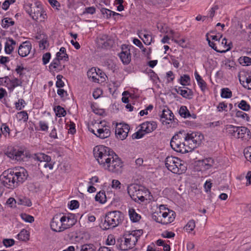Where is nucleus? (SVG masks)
I'll return each mask as SVG.
<instances>
[{
	"label": "nucleus",
	"instance_id": "1",
	"mask_svg": "<svg viewBox=\"0 0 251 251\" xmlns=\"http://www.w3.org/2000/svg\"><path fill=\"white\" fill-rule=\"evenodd\" d=\"M22 170V172H14L8 170L3 172L0 176L1 184L9 189H13L17 187L19 183H22L27 178V172L24 169Z\"/></svg>",
	"mask_w": 251,
	"mask_h": 251
},
{
	"label": "nucleus",
	"instance_id": "2",
	"mask_svg": "<svg viewBox=\"0 0 251 251\" xmlns=\"http://www.w3.org/2000/svg\"><path fill=\"white\" fill-rule=\"evenodd\" d=\"M114 153L110 148L102 145L97 146L93 150L94 156L102 168L106 167L107 161L110 160Z\"/></svg>",
	"mask_w": 251,
	"mask_h": 251
},
{
	"label": "nucleus",
	"instance_id": "3",
	"mask_svg": "<svg viewBox=\"0 0 251 251\" xmlns=\"http://www.w3.org/2000/svg\"><path fill=\"white\" fill-rule=\"evenodd\" d=\"M123 219V214L121 212H109L106 215L104 221L101 223L100 227L104 230L115 227L122 222Z\"/></svg>",
	"mask_w": 251,
	"mask_h": 251
},
{
	"label": "nucleus",
	"instance_id": "4",
	"mask_svg": "<svg viewBox=\"0 0 251 251\" xmlns=\"http://www.w3.org/2000/svg\"><path fill=\"white\" fill-rule=\"evenodd\" d=\"M186 137L185 131L184 130L180 131L174 135L170 142L172 148L174 151L182 153L188 152L185 143Z\"/></svg>",
	"mask_w": 251,
	"mask_h": 251
},
{
	"label": "nucleus",
	"instance_id": "5",
	"mask_svg": "<svg viewBox=\"0 0 251 251\" xmlns=\"http://www.w3.org/2000/svg\"><path fill=\"white\" fill-rule=\"evenodd\" d=\"M165 166L172 173L182 174L185 172L187 167L184 162L177 157L168 156L165 159Z\"/></svg>",
	"mask_w": 251,
	"mask_h": 251
},
{
	"label": "nucleus",
	"instance_id": "6",
	"mask_svg": "<svg viewBox=\"0 0 251 251\" xmlns=\"http://www.w3.org/2000/svg\"><path fill=\"white\" fill-rule=\"evenodd\" d=\"M93 127H89V130L97 137L100 139H105L111 135L110 126L105 122H100L93 125Z\"/></svg>",
	"mask_w": 251,
	"mask_h": 251
},
{
	"label": "nucleus",
	"instance_id": "7",
	"mask_svg": "<svg viewBox=\"0 0 251 251\" xmlns=\"http://www.w3.org/2000/svg\"><path fill=\"white\" fill-rule=\"evenodd\" d=\"M186 138L185 143L188 152L191 151L200 145L203 139V136L199 132H193L191 133L185 132Z\"/></svg>",
	"mask_w": 251,
	"mask_h": 251
},
{
	"label": "nucleus",
	"instance_id": "8",
	"mask_svg": "<svg viewBox=\"0 0 251 251\" xmlns=\"http://www.w3.org/2000/svg\"><path fill=\"white\" fill-rule=\"evenodd\" d=\"M127 193L131 198L135 202L145 201V196L147 195V191L141 186L137 185L131 184L127 187Z\"/></svg>",
	"mask_w": 251,
	"mask_h": 251
},
{
	"label": "nucleus",
	"instance_id": "9",
	"mask_svg": "<svg viewBox=\"0 0 251 251\" xmlns=\"http://www.w3.org/2000/svg\"><path fill=\"white\" fill-rule=\"evenodd\" d=\"M112 157L110 160L107 161L106 167H103V168L114 173H121L123 166V162L115 153Z\"/></svg>",
	"mask_w": 251,
	"mask_h": 251
},
{
	"label": "nucleus",
	"instance_id": "10",
	"mask_svg": "<svg viewBox=\"0 0 251 251\" xmlns=\"http://www.w3.org/2000/svg\"><path fill=\"white\" fill-rule=\"evenodd\" d=\"M167 211L163 212H160L161 215L157 217L156 222L163 225H167L174 221L176 216V213L174 211L170 210L168 209H167Z\"/></svg>",
	"mask_w": 251,
	"mask_h": 251
},
{
	"label": "nucleus",
	"instance_id": "11",
	"mask_svg": "<svg viewBox=\"0 0 251 251\" xmlns=\"http://www.w3.org/2000/svg\"><path fill=\"white\" fill-rule=\"evenodd\" d=\"M129 131L128 125L119 124L116 125L115 134L117 138L123 140L127 136Z\"/></svg>",
	"mask_w": 251,
	"mask_h": 251
},
{
	"label": "nucleus",
	"instance_id": "12",
	"mask_svg": "<svg viewBox=\"0 0 251 251\" xmlns=\"http://www.w3.org/2000/svg\"><path fill=\"white\" fill-rule=\"evenodd\" d=\"M160 117V121L163 125H167L168 127H171L169 124L172 120H174V115L172 111L168 108H164L162 110Z\"/></svg>",
	"mask_w": 251,
	"mask_h": 251
},
{
	"label": "nucleus",
	"instance_id": "13",
	"mask_svg": "<svg viewBox=\"0 0 251 251\" xmlns=\"http://www.w3.org/2000/svg\"><path fill=\"white\" fill-rule=\"evenodd\" d=\"M50 227L52 230L55 232H61L64 231V226L61 217L58 215L53 217L50 223Z\"/></svg>",
	"mask_w": 251,
	"mask_h": 251
},
{
	"label": "nucleus",
	"instance_id": "14",
	"mask_svg": "<svg viewBox=\"0 0 251 251\" xmlns=\"http://www.w3.org/2000/svg\"><path fill=\"white\" fill-rule=\"evenodd\" d=\"M61 219L65 230L70 228L76 222L75 215L73 214H69L67 216H63L61 217Z\"/></svg>",
	"mask_w": 251,
	"mask_h": 251
},
{
	"label": "nucleus",
	"instance_id": "15",
	"mask_svg": "<svg viewBox=\"0 0 251 251\" xmlns=\"http://www.w3.org/2000/svg\"><path fill=\"white\" fill-rule=\"evenodd\" d=\"M66 55L60 56L59 53H56V57L53 60L52 62L49 66V69L50 70L54 69L56 70V69L61 70V65H60V60H64L65 61H67L68 60V54H65Z\"/></svg>",
	"mask_w": 251,
	"mask_h": 251
},
{
	"label": "nucleus",
	"instance_id": "16",
	"mask_svg": "<svg viewBox=\"0 0 251 251\" xmlns=\"http://www.w3.org/2000/svg\"><path fill=\"white\" fill-rule=\"evenodd\" d=\"M250 130L245 126H239L236 138L240 139L244 141H247L251 139Z\"/></svg>",
	"mask_w": 251,
	"mask_h": 251
},
{
	"label": "nucleus",
	"instance_id": "17",
	"mask_svg": "<svg viewBox=\"0 0 251 251\" xmlns=\"http://www.w3.org/2000/svg\"><path fill=\"white\" fill-rule=\"evenodd\" d=\"M44 13L42 5L36 3V6L32 8L30 15L33 20L37 21L39 18L43 17Z\"/></svg>",
	"mask_w": 251,
	"mask_h": 251
},
{
	"label": "nucleus",
	"instance_id": "18",
	"mask_svg": "<svg viewBox=\"0 0 251 251\" xmlns=\"http://www.w3.org/2000/svg\"><path fill=\"white\" fill-rule=\"evenodd\" d=\"M31 49V44L29 42L25 41L19 47L18 54L22 57L27 56Z\"/></svg>",
	"mask_w": 251,
	"mask_h": 251
},
{
	"label": "nucleus",
	"instance_id": "19",
	"mask_svg": "<svg viewBox=\"0 0 251 251\" xmlns=\"http://www.w3.org/2000/svg\"><path fill=\"white\" fill-rule=\"evenodd\" d=\"M157 124L155 122H146L141 125L140 130L145 133H150L156 129Z\"/></svg>",
	"mask_w": 251,
	"mask_h": 251
},
{
	"label": "nucleus",
	"instance_id": "20",
	"mask_svg": "<svg viewBox=\"0 0 251 251\" xmlns=\"http://www.w3.org/2000/svg\"><path fill=\"white\" fill-rule=\"evenodd\" d=\"M8 84L6 85V87L10 91H13L14 89L18 86H22L23 80L21 78H14L12 79L8 78Z\"/></svg>",
	"mask_w": 251,
	"mask_h": 251
},
{
	"label": "nucleus",
	"instance_id": "21",
	"mask_svg": "<svg viewBox=\"0 0 251 251\" xmlns=\"http://www.w3.org/2000/svg\"><path fill=\"white\" fill-rule=\"evenodd\" d=\"M124 236L125 242L127 244V246H126L124 245V247H126V249H130L132 248L136 244L138 239H136L134 235L130 234L129 233L125 235Z\"/></svg>",
	"mask_w": 251,
	"mask_h": 251
},
{
	"label": "nucleus",
	"instance_id": "22",
	"mask_svg": "<svg viewBox=\"0 0 251 251\" xmlns=\"http://www.w3.org/2000/svg\"><path fill=\"white\" fill-rule=\"evenodd\" d=\"M122 50H123L119 54V57L123 64L127 65L131 61V54L130 50L127 48L125 50H124L123 48H122Z\"/></svg>",
	"mask_w": 251,
	"mask_h": 251
},
{
	"label": "nucleus",
	"instance_id": "23",
	"mask_svg": "<svg viewBox=\"0 0 251 251\" xmlns=\"http://www.w3.org/2000/svg\"><path fill=\"white\" fill-rule=\"evenodd\" d=\"M239 126L228 125L226 126V130L229 135L236 138Z\"/></svg>",
	"mask_w": 251,
	"mask_h": 251
},
{
	"label": "nucleus",
	"instance_id": "24",
	"mask_svg": "<svg viewBox=\"0 0 251 251\" xmlns=\"http://www.w3.org/2000/svg\"><path fill=\"white\" fill-rule=\"evenodd\" d=\"M133 42L135 45L139 47L142 50V52L148 58H149V56L151 53V48H149L148 50H147V49L144 47L142 42L138 39H134L133 40Z\"/></svg>",
	"mask_w": 251,
	"mask_h": 251
},
{
	"label": "nucleus",
	"instance_id": "25",
	"mask_svg": "<svg viewBox=\"0 0 251 251\" xmlns=\"http://www.w3.org/2000/svg\"><path fill=\"white\" fill-rule=\"evenodd\" d=\"M129 218L133 222H137L141 219V216L137 214L132 208H129L128 210Z\"/></svg>",
	"mask_w": 251,
	"mask_h": 251
},
{
	"label": "nucleus",
	"instance_id": "26",
	"mask_svg": "<svg viewBox=\"0 0 251 251\" xmlns=\"http://www.w3.org/2000/svg\"><path fill=\"white\" fill-rule=\"evenodd\" d=\"M195 78L197 80L198 85H199L201 90L203 92L205 91L206 88V83L201 77L198 74L197 72L195 73Z\"/></svg>",
	"mask_w": 251,
	"mask_h": 251
},
{
	"label": "nucleus",
	"instance_id": "27",
	"mask_svg": "<svg viewBox=\"0 0 251 251\" xmlns=\"http://www.w3.org/2000/svg\"><path fill=\"white\" fill-rule=\"evenodd\" d=\"M186 89L187 90H183L181 87H178V90H180L179 94L184 98L190 99L193 95V92L191 89L188 88Z\"/></svg>",
	"mask_w": 251,
	"mask_h": 251
},
{
	"label": "nucleus",
	"instance_id": "28",
	"mask_svg": "<svg viewBox=\"0 0 251 251\" xmlns=\"http://www.w3.org/2000/svg\"><path fill=\"white\" fill-rule=\"evenodd\" d=\"M139 36L143 40L144 44L147 45L151 44L152 41V37L150 34L141 32H140Z\"/></svg>",
	"mask_w": 251,
	"mask_h": 251
},
{
	"label": "nucleus",
	"instance_id": "29",
	"mask_svg": "<svg viewBox=\"0 0 251 251\" xmlns=\"http://www.w3.org/2000/svg\"><path fill=\"white\" fill-rule=\"evenodd\" d=\"M87 76L89 78H91L92 80L94 82H97L99 81V78L98 76H99V75L96 72V70L95 68H92L90 69L87 72Z\"/></svg>",
	"mask_w": 251,
	"mask_h": 251
},
{
	"label": "nucleus",
	"instance_id": "30",
	"mask_svg": "<svg viewBox=\"0 0 251 251\" xmlns=\"http://www.w3.org/2000/svg\"><path fill=\"white\" fill-rule=\"evenodd\" d=\"M36 156V159L40 162V164L45 162H50L51 161L50 156L43 153L37 154Z\"/></svg>",
	"mask_w": 251,
	"mask_h": 251
},
{
	"label": "nucleus",
	"instance_id": "31",
	"mask_svg": "<svg viewBox=\"0 0 251 251\" xmlns=\"http://www.w3.org/2000/svg\"><path fill=\"white\" fill-rule=\"evenodd\" d=\"M29 234L26 230L23 229L18 234V238L20 240L25 241L29 239Z\"/></svg>",
	"mask_w": 251,
	"mask_h": 251
},
{
	"label": "nucleus",
	"instance_id": "32",
	"mask_svg": "<svg viewBox=\"0 0 251 251\" xmlns=\"http://www.w3.org/2000/svg\"><path fill=\"white\" fill-rule=\"evenodd\" d=\"M106 198L105 194L104 191H100L95 196V200L101 203H103L106 201Z\"/></svg>",
	"mask_w": 251,
	"mask_h": 251
},
{
	"label": "nucleus",
	"instance_id": "33",
	"mask_svg": "<svg viewBox=\"0 0 251 251\" xmlns=\"http://www.w3.org/2000/svg\"><path fill=\"white\" fill-rule=\"evenodd\" d=\"M54 112L56 116L60 117L61 116H65L66 114V112L65 109L61 106L58 105L54 108Z\"/></svg>",
	"mask_w": 251,
	"mask_h": 251
},
{
	"label": "nucleus",
	"instance_id": "34",
	"mask_svg": "<svg viewBox=\"0 0 251 251\" xmlns=\"http://www.w3.org/2000/svg\"><path fill=\"white\" fill-rule=\"evenodd\" d=\"M14 22L12 21V19L6 18L3 19L1 22V25L4 28H7L11 25H14Z\"/></svg>",
	"mask_w": 251,
	"mask_h": 251
},
{
	"label": "nucleus",
	"instance_id": "35",
	"mask_svg": "<svg viewBox=\"0 0 251 251\" xmlns=\"http://www.w3.org/2000/svg\"><path fill=\"white\" fill-rule=\"evenodd\" d=\"M18 203L19 204L27 206H30L31 205V202L30 199L25 197L20 198L18 200Z\"/></svg>",
	"mask_w": 251,
	"mask_h": 251
},
{
	"label": "nucleus",
	"instance_id": "36",
	"mask_svg": "<svg viewBox=\"0 0 251 251\" xmlns=\"http://www.w3.org/2000/svg\"><path fill=\"white\" fill-rule=\"evenodd\" d=\"M179 113L180 115L183 118H188L191 116L189 110L187 109L186 106H182L179 109Z\"/></svg>",
	"mask_w": 251,
	"mask_h": 251
},
{
	"label": "nucleus",
	"instance_id": "37",
	"mask_svg": "<svg viewBox=\"0 0 251 251\" xmlns=\"http://www.w3.org/2000/svg\"><path fill=\"white\" fill-rule=\"evenodd\" d=\"M195 226L196 224L195 221L194 220H191L187 223L184 228L187 231L190 232L194 230Z\"/></svg>",
	"mask_w": 251,
	"mask_h": 251
},
{
	"label": "nucleus",
	"instance_id": "38",
	"mask_svg": "<svg viewBox=\"0 0 251 251\" xmlns=\"http://www.w3.org/2000/svg\"><path fill=\"white\" fill-rule=\"evenodd\" d=\"M221 96L224 98H230L232 97V92L228 88H223L221 90Z\"/></svg>",
	"mask_w": 251,
	"mask_h": 251
},
{
	"label": "nucleus",
	"instance_id": "39",
	"mask_svg": "<svg viewBox=\"0 0 251 251\" xmlns=\"http://www.w3.org/2000/svg\"><path fill=\"white\" fill-rule=\"evenodd\" d=\"M202 165L205 167L206 169H209L213 165L214 161L211 158H206L202 161Z\"/></svg>",
	"mask_w": 251,
	"mask_h": 251
},
{
	"label": "nucleus",
	"instance_id": "40",
	"mask_svg": "<svg viewBox=\"0 0 251 251\" xmlns=\"http://www.w3.org/2000/svg\"><path fill=\"white\" fill-rule=\"evenodd\" d=\"M238 107L241 109L242 110L248 111L250 110L251 107L249 104L247 103L246 101L242 100L238 104Z\"/></svg>",
	"mask_w": 251,
	"mask_h": 251
},
{
	"label": "nucleus",
	"instance_id": "41",
	"mask_svg": "<svg viewBox=\"0 0 251 251\" xmlns=\"http://www.w3.org/2000/svg\"><path fill=\"white\" fill-rule=\"evenodd\" d=\"M190 81V77L189 75H184L181 76L179 79L180 83L182 85H186L189 84Z\"/></svg>",
	"mask_w": 251,
	"mask_h": 251
},
{
	"label": "nucleus",
	"instance_id": "42",
	"mask_svg": "<svg viewBox=\"0 0 251 251\" xmlns=\"http://www.w3.org/2000/svg\"><path fill=\"white\" fill-rule=\"evenodd\" d=\"M236 117L238 118H240L244 120H246L247 121H249L250 120V118L247 114L240 110H238L236 111Z\"/></svg>",
	"mask_w": 251,
	"mask_h": 251
},
{
	"label": "nucleus",
	"instance_id": "43",
	"mask_svg": "<svg viewBox=\"0 0 251 251\" xmlns=\"http://www.w3.org/2000/svg\"><path fill=\"white\" fill-rule=\"evenodd\" d=\"M80 251H96V250L93 245L85 244L81 246Z\"/></svg>",
	"mask_w": 251,
	"mask_h": 251
},
{
	"label": "nucleus",
	"instance_id": "44",
	"mask_svg": "<svg viewBox=\"0 0 251 251\" xmlns=\"http://www.w3.org/2000/svg\"><path fill=\"white\" fill-rule=\"evenodd\" d=\"M208 44L210 47H211L214 50H215L217 52L225 53L230 49V48L229 47L228 48H227L226 49L223 50H218L216 46V44L213 42H211V41H209Z\"/></svg>",
	"mask_w": 251,
	"mask_h": 251
},
{
	"label": "nucleus",
	"instance_id": "45",
	"mask_svg": "<svg viewBox=\"0 0 251 251\" xmlns=\"http://www.w3.org/2000/svg\"><path fill=\"white\" fill-rule=\"evenodd\" d=\"M22 219L26 222L31 223L34 221V217L25 213L21 215Z\"/></svg>",
	"mask_w": 251,
	"mask_h": 251
},
{
	"label": "nucleus",
	"instance_id": "46",
	"mask_svg": "<svg viewBox=\"0 0 251 251\" xmlns=\"http://www.w3.org/2000/svg\"><path fill=\"white\" fill-rule=\"evenodd\" d=\"M244 156L246 158L251 162V147H248L244 149Z\"/></svg>",
	"mask_w": 251,
	"mask_h": 251
},
{
	"label": "nucleus",
	"instance_id": "47",
	"mask_svg": "<svg viewBox=\"0 0 251 251\" xmlns=\"http://www.w3.org/2000/svg\"><path fill=\"white\" fill-rule=\"evenodd\" d=\"M100 11L103 16L107 19L109 18L112 15V11L109 9L102 8L101 9Z\"/></svg>",
	"mask_w": 251,
	"mask_h": 251
},
{
	"label": "nucleus",
	"instance_id": "48",
	"mask_svg": "<svg viewBox=\"0 0 251 251\" xmlns=\"http://www.w3.org/2000/svg\"><path fill=\"white\" fill-rule=\"evenodd\" d=\"M13 158H15L17 160H21L23 159L22 156H24V152L22 151H15L13 154Z\"/></svg>",
	"mask_w": 251,
	"mask_h": 251
},
{
	"label": "nucleus",
	"instance_id": "49",
	"mask_svg": "<svg viewBox=\"0 0 251 251\" xmlns=\"http://www.w3.org/2000/svg\"><path fill=\"white\" fill-rule=\"evenodd\" d=\"M117 242L120 243L119 246V248L120 249V250H121L122 251H127L129 249H126V247H125V248H124L125 247L124 246V245L125 246H127V244H126V243L125 242V237L124 238H121V239H118Z\"/></svg>",
	"mask_w": 251,
	"mask_h": 251
},
{
	"label": "nucleus",
	"instance_id": "50",
	"mask_svg": "<svg viewBox=\"0 0 251 251\" xmlns=\"http://www.w3.org/2000/svg\"><path fill=\"white\" fill-rule=\"evenodd\" d=\"M63 76L62 75H57L56 76L57 81L56 82V86L57 87L61 88L63 87L64 85L63 81L62 80Z\"/></svg>",
	"mask_w": 251,
	"mask_h": 251
},
{
	"label": "nucleus",
	"instance_id": "51",
	"mask_svg": "<svg viewBox=\"0 0 251 251\" xmlns=\"http://www.w3.org/2000/svg\"><path fill=\"white\" fill-rule=\"evenodd\" d=\"M251 58L247 56H244L243 58L241 57L240 58V63H244L247 66L251 65Z\"/></svg>",
	"mask_w": 251,
	"mask_h": 251
},
{
	"label": "nucleus",
	"instance_id": "52",
	"mask_svg": "<svg viewBox=\"0 0 251 251\" xmlns=\"http://www.w3.org/2000/svg\"><path fill=\"white\" fill-rule=\"evenodd\" d=\"M248 75H249L248 74H245L244 75H242V76H239V81L244 87V86H245V85L247 83V79H248Z\"/></svg>",
	"mask_w": 251,
	"mask_h": 251
},
{
	"label": "nucleus",
	"instance_id": "53",
	"mask_svg": "<svg viewBox=\"0 0 251 251\" xmlns=\"http://www.w3.org/2000/svg\"><path fill=\"white\" fill-rule=\"evenodd\" d=\"M25 101L23 99H19L18 102L15 103V106L17 110H21L22 107H24Z\"/></svg>",
	"mask_w": 251,
	"mask_h": 251
},
{
	"label": "nucleus",
	"instance_id": "54",
	"mask_svg": "<svg viewBox=\"0 0 251 251\" xmlns=\"http://www.w3.org/2000/svg\"><path fill=\"white\" fill-rule=\"evenodd\" d=\"M143 131L141 130L140 129L137 132L134 133L132 135V139H140L143 137L145 133H143Z\"/></svg>",
	"mask_w": 251,
	"mask_h": 251
},
{
	"label": "nucleus",
	"instance_id": "55",
	"mask_svg": "<svg viewBox=\"0 0 251 251\" xmlns=\"http://www.w3.org/2000/svg\"><path fill=\"white\" fill-rule=\"evenodd\" d=\"M51 54L50 52H47L43 54L42 60L44 65L47 64L50 61Z\"/></svg>",
	"mask_w": 251,
	"mask_h": 251
},
{
	"label": "nucleus",
	"instance_id": "56",
	"mask_svg": "<svg viewBox=\"0 0 251 251\" xmlns=\"http://www.w3.org/2000/svg\"><path fill=\"white\" fill-rule=\"evenodd\" d=\"M96 12V8L94 6L86 7L83 11V14H93Z\"/></svg>",
	"mask_w": 251,
	"mask_h": 251
},
{
	"label": "nucleus",
	"instance_id": "57",
	"mask_svg": "<svg viewBox=\"0 0 251 251\" xmlns=\"http://www.w3.org/2000/svg\"><path fill=\"white\" fill-rule=\"evenodd\" d=\"M100 43L101 44L102 48H107L111 46L112 41L110 39H108L106 41L100 42Z\"/></svg>",
	"mask_w": 251,
	"mask_h": 251
},
{
	"label": "nucleus",
	"instance_id": "58",
	"mask_svg": "<svg viewBox=\"0 0 251 251\" xmlns=\"http://www.w3.org/2000/svg\"><path fill=\"white\" fill-rule=\"evenodd\" d=\"M14 48L9 43L6 42L5 45V51L7 54H10L13 50Z\"/></svg>",
	"mask_w": 251,
	"mask_h": 251
},
{
	"label": "nucleus",
	"instance_id": "59",
	"mask_svg": "<svg viewBox=\"0 0 251 251\" xmlns=\"http://www.w3.org/2000/svg\"><path fill=\"white\" fill-rule=\"evenodd\" d=\"M14 243H15V241L13 239H5L3 240V245L6 247H9L12 246V245H13L14 244Z\"/></svg>",
	"mask_w": 251,
	"mask_h": 251
},
{
	"label": "nucleus",
	"instance_id": "60",
	"mask_svg": "<svg viewBox=\"0 0 251 251\" xmlns=\"http://www.w3.org/2000/svg\"><path fill=\"white\" fill-rule=\"evenodd\" d=\"M106 244L107 245H114L115 244V239L113 235H110L108 236Z\"/></svg>",
	"mask_w": 251,
	"mask_h": 251
},
{
	"label": "nucleus",
	"instance_id": "61",
	"mask_svg": "<svg viewBox=\"0 0 251 251\" xmlns=\"http://www.w3.org/2000/svg\"><path fill=\"white\" fill-rule=\"evenodd\" d=\"M19 116H21V120H23L24 122H26L28 120V115L26 111H23L18 113Z\"/></svg>",
	"mask_w": 251,
	"mask_h": 251
},
{
	"label": "nucleus",
	"instance_id": "62",
	"mask_svg": "<svg viewBox=\"0 0 251 251\" xmlns=\"http://www.w3.org/2000/svg\"><path fill=\"white\" fill-rule=\"evenodd\" d=\"M175 234L171 231H165L162 234V236L164 238H171L174 237Z\"/></svg>",
	"mask_w": 251,
	"mask_h": 251
},
{
	"label": "nucleus",
	"instance_id": "63",
	"mask_svg": "<svg viewBox=\"0 0 251 251\" xmlns=\"http://www.w3.org/2000/svg\"><path fill=\"white\" fill-rule=\"evenodd\" d=\"M25 69L23 67L21 66H17L15 69V71L19 75V77L21 78H22L23 75V72Z\"/></svg>",
	"mask_w": 251,
	"mask_h": 251
},
{
	"label": "nucleus",
	"instance_id": "64",
	"mask_svg": "<svg viewBox=\"0 0 251 251\" xmlns=\"http://www.w3.org/2000/svg\"><path fill=\"white\" fill-rule=\"evenodd\" d=\"M79 206V203L77 201L73 200L71 201L70 204V208L71 209H75L78 208Z\"/></svg>",
	"mask_w": 251,
	"mask_h": 251
}]
</instances>
